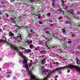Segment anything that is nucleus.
<instances>
[{
    "label": "nucleus",
    "instance_id": "obj_56",
    "mask_svg": "<svg viewBox=\"0 0 80 80\" xmlns=\"http://www.w3.org/2000/svg\"><path fill=\"white\" fill-rule=\"evenodd\" d=\"M45 45H46L47 47H48V45H47V44H45Z\"/></svg>",
    "mask_w": 80,
    "mask_h": 80
},
{
    "label": "nucleus",
    "instance_id": "obj_15",
    "mask_svg": "<svg viewBox=\"0 0 80 80\" xmlns=\"http://www.w3.org/2000/svg\"><path fill=\"white\" fill-rule=\"evenodd\" d=\"M39 50H40V47H38L37 48L35 49V51Z\"/></svg>",
    "mask_w": 80,
    "mask_h": 80
},
{
    "label": "nucleus",
    "instance_id": "obj_38",
    "mask_svg": "<svg viewBox=\"0 0 80 80\" xmlns=\"http://www.w3.org/2000/svg\"><path fill=\"white\" fill-rule=\"evenodd\" d=\"M75 34H72V37H75Z\"/></svg>",
    "mask_w": 80,
    "mask_h": 80
},
{
    "label": "nucleus",
    "instance_id": "obj_49",
    "mask_svg": "<svg viewBox=\"0 0 80 80\" xmlns=\"http://www.w3.org/2000/svg\"><path fill=\"white\" fill-rule=\"evenodd\" d=\"M45 55H42L41 56H40V57L41 58H42V57H45Z\"/></svg>",
    "mask_w": 80,
    "mask_h": 80
},
{
    "label": "nucleus",
    "instance_id": "obj_12",
    "mask_svg": "<svg viewBox=\"0 0 80 80\" xmlns=\"http://www.w3.org/2000/svg\"><path fill=\"white\" fill-rule=\"evenodd\" d=\"M29 47L31 49H32V48H34V46L32 44H31L29 46Z\"/></svg>",
    "mask_w": 80,
    "mask_h": 80
},
{
    "label": "nucleus",
    "instance_id": "obj_39",
    "mask_svg": "<svg viewBox=\"0 0 80 80\" xmlns=\"http://www.w3.org/2000/svg\"><path fill=\"white\" fill-rule=\"evenodd\" d=\"M3 14V12L1 11H0V15H2Z\"/></svg>",
    "mask_w": 80,
    "mask_h": 80
},
{
    "label": "nucleus",
    "instance_id": "obj_36",
    "mask_svg": "<svg viewBox=\"0 0 80 80\" xmlns=\"http://www.w3.org/2000/svg\"><path fill=\"white\" fill-rule=\"evenodd\" d=\"M11 20H12V21H13V20H14V19L13 18H10Z\"/></svg>",
    "mask_w": 80,
    "mask_h": 80
},
{
    "label": "nucleus",
    "instance_id": "obj_35",
    "mask_svg": "<svg viewBox=\"0 0 80 80\" xmlns=\"http://www.w3.org/2000/svg\"><path fill=\"white\" fill-rule=\"evenodd\" d=\"M72 17H73L74 18H75L76 17H75V15H74V14H72Z\"/></svg>",
    "mask_w": 80,
    "mask_h": 80
},
{
    "label": "nucleus",
    "instance_id": "obj_61",
    "mask_svg": "<svg viewBox=\"0 0 80 80\" xmlns=\"http://www.w3.org/2000/svg\"><path fill=\"white\" fill-rule=\"evenodd\" d=\"M78 14H79V13H80V12H77Z\"/></svg>",
    "mask_w": 80,
    "mask_h": 80
},
{
    "label": "nucleus",
    "instance_id": "obj_2",
    "mask_svg": "<svg viewBox=\"0 0 80 80\" xmlns=\"http://www.w3.org/2000/svg\"><path fill=\"white\" fill-rule=\"evenodd\" d=\"M69 68V67H68V65L67 66H65L59 68H57L56 69L52 71H50L48 72V73H49V74H52V73H54V72H57L58 71L61 70H65V69H66V68Z\"/></svg>",
    "mask_w": 80,
    "mask_h": 80
},
{
    "label": "nucleus",
    "instance_id": "obj_30",
    "mask_svg": "<svg viewBox=\"0 0 80 80\" xmlns=\"http://www.w3.org/2000/svg\"><path fill=\"white\" fill-rule=\"evenodd\" d=\"M60 41H64V40H63V39H58Z\"/></svg>",
    "mask_w": 80,
    "mask_h": 80
},
{
    "label": "nucleus",
    "instance_id": "obj_9",
    "mask_svg": "<svg viewBox=\"0 0 80 80\" xmlns=\"http://www.w3.org/2000/svg\"><path fill=\"white\" fill-rule=\"evenodd\" d=\"M9 35L10 37H13L14 36V34L11 32H10L9 33Z\"/></svg>",
    "mask_w": 80,
    "mask_h": 80
},
{
    "label": "nucleus",
    "instance_id": "obj_3",
    "mask_svg": "<svg viewBox=\"0 0 80 80\" xmlns=\"http://www.w3.org/2000/svg\"><path fill=\"white\" fill-rule=\"evenodd\" d=\"M68 67H69V68H70L71 69H72V68H76L78 72H79V74L80 75V69L78 67L72 64L68 65Z\"/></svg>",
    "mask_w": 80,
    "mask_h": 80
},
{
    "label": "nucleus",
    "instance_id": "obj_11",
    "mask_svg": "<svg viewBox=\"0 0 80 80\" xmlns=\"http://www.w3.org/2000/svg\"><path fill=\"white\" fill-rule=\"evenodd\" d=\"M41 53H43V54H45V53H47V52L45 50L42 51L40 52Z\"/></svg>",
    "mask_w": 80,
    "mask_h": 80
},
{
    "label": "nucleus",
    "instance_id": "obj_10",
    "mask_svg": "<svg viewBox=\"0 0 80 80\" xmlns=\"http://www.w3.org/2000/svg\"><path fill=\"white\" fill-rule=\"evenodd\" d=\"M55 0H53V1H52V7H55Z\"/></svg>",
    "mask_w": 80,
    "mask_h": 80
},
{
    "label": "nucleus",
    "instance_id": "obj_22",
    "mask_svg": "<svg viewBox=\"0 0 80 80\" xmlns=\"http://www.w3.org/2000/svg\"><path fill=\"white\" fill-rule=\"evenodd\" d=\"M28 37H32V34L31 33H29L28 35Z\"/></svg>",
    "mask_w": 80,
    "mask_h": 80
},
{
    "label": "nucleus",
    "instance_id": "obj_51",
    "mask_svg": "<svg viewBox=\"0 0 80 80\" xmlns=\"http://www.w3.org/2000/svg\"><path fill=\"white\" fill-rule=\"evenodd\" d=\"M38 23L39 24H40V21L39 20V21H38Z\"/></svg>",
    "mask_w": 80,
    "mask_h": 80
},
{
    "label": "nucleus",
    "instance_id": "obj_57",
    "mask_svg": "<svg viewBox=\"0 0 80 80\" xmlns=\"http://www.w3.org/2000/svg\"><path fill=\"white\" fill-rule=\"evenodd\" d=\"M2 32V29H0V32Z\"/></svg>",
    "mask_w": 80,
    "mask_h": 80
},
{
    "label": "nucleus",
    "instance_id": "obj_13",
    "mask_svg": "<svg viewBox=\"0 0 80 80\" xmlns=\"http://www.w3.org/2000/svg\"><path fill=\"white\" fill-rule=\"evenodd\" d=\"M43 1H40V3H41V6L42 7H43Z\"/></svg>",
    "mask_w": 80,
    "mask_h": 80
},
{
    "label": "nucleus",
    "instance_id": "obj_48",
    "mask_svg": "<svg viewBox=\"0 0 80 80\" xmlns=\"http://www.w3.org/2000/svg\"><path fill=\"white\" fill-rule=\"evenodd\" d=\"M70 72V70H68L67 72H68V73H69Z\"/></svg>",
    "mask_w": 80,
    "mask_h": 80
},
{
    "label": "nucleus",
    "instance_id": "obj_20",
    "mask_svg": "<svg viewBox=\"0 0 80 80\" xmlns=\"http://www.w3.org/2000/svg\"><path fill=\"white\" fill-rule=\"evenodd\" d=\"M12 72H8L7 73V74H12Z\"/></svg>",
    "mask_w": 80,
    "mask_h": 80
},
{
    "label": "nucleus",
    "instance_id": "obj_26",
    "mask_svg": "<svg viewBox=\"0 0 80 80\" xmlns=\"http://www.w3.org/2000/svg\"><path fill=\"white\" fill-rule=\"evenodd\" d=\"M56 66H58L59 65V63L58 62H57L56 63Z\"/></svg>",
    "mask_w": 80,
    "mask_h": 80
},
{
    "label": "nucleus",
    "instance_id": "obj_16",
    "mask_svg": "<svg viewBox=\"0 0 80 80\" xmlns=\"http://www.w3.org/2000/svg\"><path fill=\"white\" fill-rule=\"evenodd\" d=\"M62 31L63 33V34L65 33V31H66V30H65V29L63 28L62 29Z\"/></svg>",
    "mask_w": 80,
    "mask_h": 80
},
{
    "label": "nucleus",
    "instance_id": "obj_5",
    "mask_svg": "<svg viewBox=\"0 0 80 80\" xmlns=\"http://www.w3.org/2000/svg\"><path fill=\"white\" fill-rule=\"evenodd\" d=\"M41 72H42V74L43 75H46L47 74H46V72H43V69L44 68V67H42V66H41Z\"/></svg>",
    "mask_w": 80,
    "mask_h": 80
},
{
    "label": "nucleus",
    "instance_id": "obj_50",
    "mask_svg": "<svg viewBox=\"0 0 80 80\" xmlns=\"http://www.w3.org/2000/svg\"><path fill=\"white\" fill-rule=\"evenodd\" d=\"M54 78H58V76L56 75L55 76V77Z\"/></svg>",
    "mask_w": 80,
    "mask_h": 80
},
{
    "label": "nucleus",
    "instance_id": "obj_59",
    "mask_svg": "<svg viewBox=\"0 0 80 80\" xmlns=\"http://www.w3.org/2000/svg\"><path fill=\"white\" fill-rule=\"evenodd\" d=\"M30 62L31 63H32V60H30Z\"/></svg>",
    "mask_w": 80,
    "mask_h": 80
},
{
    "label": "nucleus",
    "instance_id": "obj_54",
    "mask_svg": "<svg viewBox=\"0 0 80 80\" xmlns=\"http://www.w3.org/2000/svg\"><path fill=\"white\" fill-rule=\"evenodd\" d=\"M32 8L33 9V10H34V8H33V7H32V6H31Z\"/></svg>",
    "mask_w": 80,
    "mask_h": 80
},
{
    "label": "nucleus",
    "instance_id": "obj_37",
    "mask_svg": "<svg viewBox=\"0 0 80 80\" xmlns=\"http://www.w3.org/2000/svg\"><path fill=\"white\" fill-rule=\"evenodd\" d=\"M17 27H19V28H17V30H18V29H20V27H18V25H17Z\"/></svg>",
    "mask_w": 80,
    "mask_h": 80
},
{
    "label": "nucleus",
    "instance_id": "obj_46",
    "mask_svg": "<svg viewBox=\"0 0 80 80\" xmlns=\"http://www.w3.org/2000/svg\"><path fill=\"white\" fill-rule=\"evenodd\" d=\"M63 44L64 45H66V44H67V42H64V43H63Z\"/></svg>",
    "mask_w": 80,
    "mask_h": 80
},
{
    "label": "nucleus",
    "instance_id": "obj_34",
    "mask_svg": "<svg viewBox=\"0 0 80 80\" xmlns=\"http://www.w3.org/2000/svg\"><path fill=\"white\" fill-rule=\"evenodd\" d=\"M44 30H48V28H46Z\"/></svg>",
    "mask_w": 80,
    "mask_h": 80
},
{
    "label": "nucleus",
    "instance_id": "obj_44",
    "mask_svg": "<svg viewBox=\"0 0 80 80\" xmlns=\"http://www.w3.org/2000/svg\"><path fill=\"white\" fill-rule=\"evenodd\" d=\"M33 30H32V29H31L30 30V32H33Z\"/></svg>",
    "mask_w": 80,
    "mask_h": 80
},
{
    "label": "nucleus",
    "instance_id": "obj_28",
    "mask_svg": "<svg viewBox=\"0 0 80 80\" xmlns=\"http://www.w3.org/2000/svg\"><path fill=\"white\" fill-rule=\"evenodd\" d=\"M68 44H69L70 43H72V41H68Z\"/></svg>",
    "mask_w": 80,
    "mask_h": 80
},
{
    "label": "nucleus",
    "instance_id": "obj_27",
    "mask_svg": "<svg viewBox=\"0 0 80 80\" xmlns=\"http://www.w3.org/2000/svg\"><path fill=\"white\" fill-rule=\"evenodd\" d=\"M6 77H7V78H10V75H8L6 76Z\"/></svg>",
    "mask_w": 80,
    "mask_h": 80
},
{
    "label": "nucleus",
    "instance_id": "obj_17",
    "mask_svg": "<svg viewBox=\"0 0 80 80\" xmlns=\"http://www.w3.org/2000/svg\"><path fill=\"white\" fill-rule=\"evenodd\" d=\"M36 16H37V18H39V19H40V15H35Z\"/></svg>",
    "mask_w": 80,
    "mask_h": 80
},
{
    "label": "nucleus",
    "instance_id": "obj_58",
    "mask_svg": "<svg viewBox=\"0 0 80 80\" xmlns=\"http://www.w3.org/2000/svg\"><path fill=\"white\" fill-rule=\"evenodd\" d=\"M52 36H53V37H54V36H55V34H53Z\"/></svg>",
    "mask_w": 80,
    "mask_h": 80
},
{
    "label": "nucleus",
    "instance_id": "obj_40",
    "mask_svg": "<svg viewBox=\"0 0 80 80\" xmlns=\"http://www.w3.org/2000/svg\"><path fill=\"white\" fill-rule=\"evenodd\" d=\"M62 10H61L60 9H58V11H60V12H62V10H63L62 9Z\"/></svg>",
    "mask_w": 80,
    "mask_h": 80
},
{
    "label": "nucleus",
    "instance_id": "obj_33",
    "mask_svg": "<svg viewBox=\"0 0 80 80\" xmlns=\"http://www.w3.org/2000/svg\"><path fill=\"white\" fill-rule=\"evenodd\" d=\"M29 67H31V66H32V63H29Z\"/></svg>",
    "mask_w": 80,
    "mask_h": 80
},
{
    "label": "nucleus",
    "instance_id": "obj_23",
    "mask_svg": "<svg viewBox=\"0 0 80 80\" xmlns=\"http://www.w3.org/2000/svg\"><path fill=\"white\" fill-rule=\"evenodd\" d=\"M49 71L48 70H45V71H43V73L44 72H48Z\"/></svg>",
    "mask_w": 80,
    "mask_h": 80
},
{
    "label": "nucleus",
    "instance_id": "obj_64",
    "mask_svg": "<svg viewBox=\"0 0 80 80\" xmlns=\"http://www.w3.org/2000/svg\"><path fill=\"white\" fill-rule=\"evenodd\" d=\"M55 80H57V78H55Z\"/></svg>",
    "mask_w": 80,
    "mask_h": 80
},
{
    "label": "nucleus",
    "instance_id": "obj_31",
    "mask_svg": "<svg viewBox=\"0 0 80 80\" xmlns=\"http://www.w3.org/2000/svg\"><path fill=\"white\" fill-rule=\"evenodd\" d=\"M66 23L67 24L69 23V21H66Z\"/></svg>",
    "mask_w": 80,
    "mask_h": 80
},
{
    "label": "nucleus",
    "instance_id": "obj_4",
    "mask_svg": "<svg viewBox=\"0 0 80 80\" xmlns=\"http://www.w3.org/2000/svg\"><path fill=\"white\" fill-rule=\"evenodd\" d=\"M22 37L20 34L18 35V36L16 38V40L18 42H21L22 41Z\"/></svg>",
    "mask_w": 80,
    "mask_h": 80
},
{
    "label": "nucleus",
    "instance_id": "obj_55",
    "mask_svg": "<svg viewBox=\"0 0 80 80\" xmlns=\"http://www.w3.org/2000/svg\"><path fill=\"white\" fill-rule=\"evenodd\" d=\"M31 2H34L33 1H32V0H31L30 1Z\"/></svg>",
    "mask_w": 80,
    "mask_h": 80
},
{
    "label": "nucleus",
    "instance_id": "obj_42",
    "mask_svg": "<svg viewBox=\"0 0 80 80\" xmlns=\"http://www.w3.org/2000/svg\"><path fill=\"white\" fill-rule=\"evenodd\" d=\"M78 48H79L80 49V45H79V46L78 47Z\"/></svg>",
    "mask_w": 80,
    "mask_h": 80
},
{
    "label": "nucleus",
    "instance_id": "obj_63",
    "mask_svg": "<svg viewBox=\"0 0 80 80\" xmlns=\"http://www.w3.org/2000/svg\"><path fill=\"white\" fill-rule=\"evenodd\" d=\"M36 37H38V35H37V34H36Z\"/></svg>",
    "mask_w": 80,
    "mask_h": 80
},
{
    "label": "nucleus",
    "instance_id": "obj_25",
    "mask_svg": "<svg viewBox=\"0 0 80 80\" xmlns=\"http://www.w3.org/2000/svg\"><path fill=\"white\" fill-rule=\"evenodd\" d=\"M47 15L48 17H49V16H50V13H48L47 14Z\"/></svg>",
    "mask_w": 80,
    "mask_h": 80
},
{
    "label": "nucleus",
    "instance_id": "obj_8",
    "mask_svg": "<svg viewBox=\"0 0 80 80\" xmlns=\"http://www.w3.org/2000/svg\"><path fill=\"white\" fill-rule=\"evenodd\" d=\"M76 60L77 64H78V65H79V64H80V61L79 59H78V58H76Z\"/></svg>",
    "mask_w": 80,
    "mask_h": 80
},
{
    "label": "nucleus",
    "instance_id": "obj_29",
    "mask_svg": "<svg viewBox=\"0 0 80 80\" xmlns=\"http://www.w3.org/2000/svg\"><path fill=\"white\" fill-rule=\"evenodd\" d=\"M61 2L62 3V4L65 3V2H64V1L63 0H61Z\"/></svg>",
    "mask_w": 80,
    "mask_h": 80
},
{
    "label": "nucleus",
    "instance_id": "obj_24",
    "mask_svg": "<svg viewBox=\"0 0 80 80\" xmlns=\"http://www.w3.org/2000/svg\"><path fill=\"white\" fill-rule=\"evenodd\" d=\"M24 53H28V50H26V51H24Z\"/></svg>",
    "mask_w": 80,
    "mask_h": 80
},
{
    "label": "nucleus",
    "instance_id": "obj_18",
    "mask_svg": "<svg viewBox=\"0 0 80 80\" xmlns=\"http://www.w3.org/2000/svg\"><path fill=\"white\" fill-rule=\"evenodd\" d=\"M45 32L47 34H51L50 33V32H49V31H47Z\"/></svg>",
    "mask_w": 80,
    "mask_h": 80
},
{
    "label": "nucleus",
    "instance_id": "obj_52",
    "mask_svg": "<svg viewBox=\"0 0 80 80\" xmlns=\"http://www.w3.org/2000/svg\"><path fill=\"white\" fill-rule=\"evenodd\" d=\"M6 17L7 18H8V14H6Z\"/></svg>",
    "mask_w": 80,
    "mask_h": 80
},
{
    "label": "nucleus",
    "instance_id": "obj_32",
    "mask_svg": "<svg viewBox=\"0 0 80 80\" xmlns=\"http://www.w3.org/2000/svg\"><path fill=\"white\" fill-rule=\"evenodd\" d=\"M28 52H31V50H30V49H28Z\"/></svg>",
    "mask_w": 80,
    "mask_h": 80
},
{
    "label": "nucleus",
    "instance_id": "obj_62",
    "mask_svg": "<svg viewBox=\"0 0 80 80\" xmlns=\"http://www.w3.org/2000/svg\"><path fill=\"white\" fill-rule=\"evenodd\" d=\"M78 27H80V24H78Z\"/></svg>",
    "mask_w": 80,
    "mask_h": 80
},
{
    "label": "nucleus",
    "instance_id": "obj_21",
    "mask_svg": "<svg viewBox=\"0 0 80 80\" xmlns=\"http://www.w3.org/2000/svg\"><path fill=\"white\" fill-rule=\"evenodd\" d=\"M48 79V77H45L43 79H41L40 80H46Z\"/></svg>",
    "mask_w": 80,
    "mask_h": 80
},
{
    "label": "nucleus",
    "instance_id": "obj_6",
    "mask_svg": "<svg viewBox=\"0 0 80 80\" xmlns=\"http://www.w3.org/2000/svg\"><path fill=\"white\" fill-rule=\"evenodd\" d=\"M45 60H46V58H44L41 61V63L42 64V65H43L45 63Z\"/></svg>",
    "mask_w": 80,
    "mask_h": 80
},
{
    "label": "nucleus",
    "instance_id": "obj_53",
    "mask_svg": "<svg viewBox=\"0 0 80 80\" xmlns=\"http://www.w3.org/2000/svg\"><path fill=\"white\" fill-rule=\"evenodd\" d=\"M13 79H15V78H16V77H13Z\"/></svg>",
    "mask_w": 80,
    "mask_h": 80
},
{
    "label": "nucleus",
    "instance_id": "obj_7",
    "mask_svg": "<svg viewBox=\"0 0 80 80\" xmlns=\"http://www.w3.org/2000/svg\"><path fill=\"white\" fill-rule=\"evenodd\" d=\"M32 43V41L31 40V41H28L27 42L25 43V45H26V44L28 43V45H30V44H31Z\"/></svg>",
    "mask_w": 80,
    "mask_h": 80
},
{
    "label": "nucleus",
    "instance_id": "obj_60",
    "mask_svg": "<svg viewBox=\"0 0 80 80\" xmlns=\"http://www.w3.org/2000/svg\"><path fill=\"white\" fill-rule=\"evenodd\" d=\"M42 22L41 21H40V24H42Z\"/></svg>",
    "mask_w": 80,
    "mask_h": 80
},
{
    "label": "nucleus",
    "instance_id": "obj_41",
    "mask_svg": "<svg viewBox=\"0 0 80 80\" xmlns=\"http://www.w3.org/2000/svg\"><path fill=\"white\" fill-rule=\"evenodd\" d=\"M62 19V17H60L58 19Z\"/></svg>",
    "mask_w": 80,
    "mask_h": 80
},
{
    "label": "nucleus",
    "instance_id": "obj_47",
    "mask_svg": "<svg viewBox=\"0 0 80 80\" xmlns=\"http://www.w3.org/2000/svg\"><path fill=\"white\" fill-rule=\"evenodd\" d=\"M67 38H63V40H66V39H67Z\"/></svg>",
    "mask_w": 80,
    "mask_h": 80
},
{
    "label": "nucleus",
    "instance_id": "obj_1",
    "mask_svg": "<svg viewBox=\"0 0 80 80\" xmlns=\"http://www.w3.org/2000/svg\"><path fill=\"white\" fill-rule=\"evenodd\" d=\"M6 42V44L8 45H10V46L11 48L13 50H16L17 52H18L20 56L22 57L24 59L23 60V61L22 62V64L24 63L25 64V56L23 55V54L22 52H19V51H18V49L17 48V47H15L13 46L10 43H8V42H7L5 40H0V42ZM24 66H25V64H24Z\"/></svg>",
    "mask_w": 80,
    "mask_h": 80
},
{
    "label": "nucleus",
    "instance_id": "obj_19",
    "mask_svg": "<svg viewBox=\"0 0 80 80\" xmlns=\"http://www.w3.org/2000/svg\"><path fill=\"white\" fill-rule=\"evenodd\" d=\"M19 48L20 49V50H24L25 49V48L21 47H19Z\"/></svg>",
    "mask_w": 80,
    "mask_h": 80
},
{
    "label": "nucleus",
    "instance_id": "obj_14",
    "mask_svg": "<svg viewBox=\"0 0 80 80\" xmlns=\"http://www.w3.org/2000/svg\"><path fill=\"white\" fill-rule=\"evenodd\" d=\"M57 52H58V53H62V52H63L62 51V50L60 49H58Z\"/></svg>",
    "mask_w": 80,
    "mask_h": 80
},
{
    "label": "nucleus",
    "instance_id": "obj_43",
    "mask_svg": "<svg viewBox=\"0 0 80 80\" xmlns=\"http://www.w3.org/2000/svg\"><path fill=\"white\" fill-rule=\"evenodd\" d=\"M50 74H49V75H48V77H48H48H50Z\"/></svg>",
    "mask_w": 80,
    "mask_h": 80
},
{
    "label": "nucleus",
    "instance_id": "obj_45",
    "mask_svg": "<svg viewBox=\"0 0 80 80\" xmlns=\"http://www.w3.org/2000/svg\"><path fill=\"white\" fill-rule=\"evenodd\" d=\"M62 73V72H61V71H60V72H58L59 74H61V73Z\"/></svg>",
    "mask_w": 80,
    "mask_h": 80
}]
</instances>
